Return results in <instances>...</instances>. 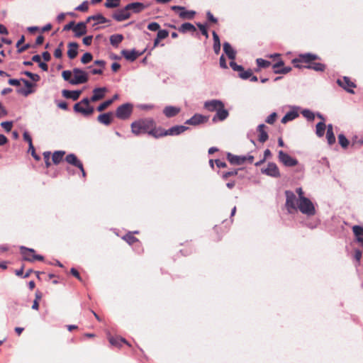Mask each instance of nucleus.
<instances>
[{
  "label": "nucleus",
  "mask_w": 363,
  "mask_h": 363,
  "mask_svg": "<svg viewBox=\"0 0 363 363\" xmlns=\"http://www.w3.org/2000/svg\"><path fill=\"white\" fill-rule=\"evenodd\" d=\"M208 120V118L207 116H205L199 113H195L189 119L185 121V124L191 125H198L199 124L206 123Z\"/></svg>",
  "instance_id": "nucleus-12"
},
{
  "label": "nucleus",
  "mask_w": 363,
  "mask_h": 363,
  "mask_svg": "<svg viewBox=\"0 0 363 363\" xmlns=\"http://www.w3.org/2000/svg\"><path fill=\"white\" fill-rule=\"evenodd\" d=\"M107 91L106 87H97L93 89V95L90 98L91 102H96L104 98Z\"/></svg>",
  "instance_id": "nucleus-15"
},
{
  "label": "nucleus",
  "mask_w": 363,
  "mask_h": 363,
  "mask_svg": "<svg viewBox=\"0 0 363 363\" xmlns=\"http://www.w3.org/2000/svg\"><path fill=\"white\" fill-rule=\"evenodd\" d=\"M73 74L72 70H64L62 73V77L65 81L68 82L70 84L72 81V75Z\"/></svg>",
  "instance_id": "nucleus-48"
},
{
  "label": "nucleus",
  "mask_w": 363,
  "mask_h": 363,
  "mask_svg": "<svg viewBox=\"0 0 363 363\" xmlns=\"http://www.w3.org/2000/svg\"><path fill=\"white\" fill-rule=\"evenodd\" d=\"M146 49L143 50L142 52H138L135 49L133 50H123L121 51V55L128 61L134 62L139 56L142 55Z\"/></svg>",
  "instance_id": "nucleus-13"
},
{
  "label": "nucleus",
  "mask_w": 363,
  "mask_h": 363,
  "mask_svg": "<svg viewBox=\"0 0 363 363\" xmlns=\"http://www.w3.org/2000/svg\"><path fill=\"white\" fill-rule=\"evenodd\" d=\"M169 35V31L167 30H160L157 32V36L159 39L163 40Z\"/></svg>",
  "instance_id": "nucleus-58"
},
{
  "label": "nucleus",
  "mask_w": 363,
  "mask_h": 363,
  "mask_svg": "<svg viewBox=\"0 0 363 363\" xmlns=\"http://www.w3.org/2000/svg\"><path fill=\"white\" fill-rule=\"evenodd\" d=\"M297 207V210L298 209L307 216H314L316 212L313 202L308 198H302V200H298Z\"/></svg>",
  "instance_id": "nucleus-3"
},
{
  "label": "nucleus",
  "mask_w": 363,
  "mask_h": 363,
  "mask_svg": "<svg viewBox=\"0 0 363 363\" xmlns=\"http://www.w3.org/2000/svg\"><path fill=\"white\" fill-rule=\"evenodd\" d=\"M65 152L62 150L55 151L52 154V157L53 163L55 164H58L62 160V157L65 155Z\"/></svg>",
  "instance_id": "nucleus-38"
},
{
  "label": "nucleus",
  "mask_w": 363,
  "mask_h": 363,
  "mask_svg": "<svg viewBox=\"0 0 363 363\" xmlns=\"http://www.w3.org/2000/svg\"><path fill=\"white\" fill-rule=\"evenodd\" d=\"M74 77L70 81V84L77 85L86 83L89 81L88 73L84 70L75 67L72 69Z\"/></svg>",
  "instance_id": "nucleus-4"
},
{
  "label": "nucleus",
  "mask_w": 363,
  "mask_h": 363,
  "mask_svg": "<svg viewBox=\"0 0 363 363\" xmlns=\"http://www.w3.org/2000/svg\"><path fill=\"white\" fill-rule=\"evenodd\" d=\"M252 70L250 69H248L247 70H245L242 73H239L238 76L242 79L246 80V79H249L250 78V77L252 76Z\"/></svg>",
  "instance_id": "nucleus-51"
},
{
  "label": "nucleus",
  "mask_w": 363,
  "mask_h": 363,
  "mask_svg": "<svg viewBox=\"0 0 363 363\" xmlns=\"http://www.w3.org/2000/svg\"><path fill=\"white\" fill-rule=\"evenodd\" d=\"M82 93V90L70 91L67 89H63L62 91V95L63 97L72 99L73 101H77L79 98Z\"/></svg>",
  "instance_id": "nucleus-18"
},
{
  "label": "nucleus",
  "mask_w": 363,
  "mask_h": 363,
  "mask_svg": "<svg viewBox=\"0 0 363 363\" xmlns=\"http://www.w3.org/2000/svg\"><path fill=\"white\" fill-rule=\"evenodd\" d=\"M75 10L82 12L86 11L88 10L87 1L82 2L80 5L75 8Z\"/></svg>",
  "instance_id": "nucleus-59"
},
{
  "label": "nucleus",
  "mask_w": 363,
  "mask_h": 363,
  "mask_svg": "<svg viewBox=\"0 0 363 363\" xmlns=\"http://www.w3.org/2000/svg\"><path fill=\"white\" fill-rule=\"evenodd\" d=\"M94 21H96V22L93 24V26H95L97 24L106 23L110 21L101 13L94 15Z\"/></svg>",
  "instance_id": "nucleus-42"
},
{
  "label": "nucleus",
  "mask_w": 363,
  "mask_h": 363,
  "mask_svg": "<svg viewBox=\"0 0 363 363\" xmlns=\"http://www.w3.org/2000/svg\"><path fill=\"white\" fill-rule=\"evenodd\" d=\"M338 140L340 145L344 148H346L349 145V140L343 134H340L338 135Z\"/></svg>",
  "instance_id": "nucleus-46"
},
{
  "label": "nucleus",
  "mask_w": 363,
  "mask_h": 363,
  "mask_svg": "<svg viewBox=\"0 0 363 363\" xmlns=\"http://www.w3.org/2000/svg\"><path fill=\"white\" fill-rule=\"evenodd\" d=\"M223 51L228 56V57L232 60H234L236 57V51L232 48L228 42H225L223 45Z\"/></svg>",
  "instance_id": "nucleus-29"
},
{
  "label": "nucleus",
  "mask_w": 363,
  "mask_h": 363,
  "mask_svg": "<svg viewBox=\"0 0 363 363\" xmlns=\"http://www.w3.org/2000/svg\"><path fill=\"white\" fill-rule=\"evenodd\" d=\"M196 26H198V28L201 30L202 35H204L206 38H208V30H207V28H206V26L202 24V23H197Z\"/></svg>",
  "instance_id": "nucleus-53"
},
{
  "label": "nucleus",
  "mask_w": 363,
  "mask_h": 363,
  "mask_svg": "<svg viewBox=\"0 0 363 363\" xmlns=\"http://www.w3.org/2000/svg\"><path fill=\"white\" fill-rule=\"evenodd\" d=\"M230 67L232 68L233 70L237 72L242 69V65H238L235 62H234V60L230 62Z\"/></svg>",
  "instance_id": "nucleus-64"
},
{
  "label": "nucleus",
  "mask_w": 363,
  "mask_h": 363,
  "mask_svg": "<svg viewBox=\"0 0 363 363\" xmlns=\"http://www.w3.org/2000/svg\"><path fill=\"white\" fill-rule=\"evenodd\" d=\"M147 28L151 31H157L160 28V26L157 22H152L148 24Z\"/></svg>",
  "instance_id": "nucleus-55"
},
{
  "label": "nucleus",
  "mask_w": 363,
  "mask_h": 363,
  "mask_svg": "<svg viewBox=\"0 0 363 363\" xmlns=\"http://www.w3.org/2000/svg\"><path fill=\"white\" fill-rule=\"evenodd\" d=\"M337 84L350 94H354L353 88L356 84L348 77H343L337 79Z\"/></svg>",
  "instance_id": "nucleus-9"
},
{
  "label": "nucleus",
  "mask_w": 363,
  "mask_h": 363,
  "mask_svg": "<svg viewBox=\"0 0 363 363\" xmlns=\"http://www.w3.org/2000/svg\"><path fill=\"white\" fill-rule=\"evenodd\" d=\"M133 12L135 13H138L145 9L147 7V5L140 2H133Z\"/></svg>",
  "instance_id": "nucleus-40"
},
{
  "label": "nucleus",
  "mask_w": 363,
  "mask_h": 363,
  "mask_svg": "<svg viewBox=\"0 0 363 363\" xmlns=\"http://www.w3.org/2000/svg\"><path fill=\"white\" fill-rule=\"evenodd\" d=\"M112 116H113L112 112H107V113H101L97 117V121L101 124H104L105 125H108L111 123Z\"/></svg>",
  "instance_id": "nucleus-27"
},
{
  "label": "nucleus",
  "mask_w": 363,
  "mask_h": 363,
  "mask_svg": "<svg viewBox=\"0 0 363 363\" xmlns=\"http://www.w3.org/2000/svg\"><path fill=\"white\" fill-rule=\"evenodd\" d=\"M67 56L69 59H74L78 54L79 45L76 42H70L68 43Z\"/></svg>",
  "instance_id": "nucleus-24"
},
{
  "label": "nucleus",
  "mask_w": 363,
  "mask_h": 363,
  "mask_svg": "<svg viewBox=\"0 0 363 363\" xmlns=\"http://www.w3.org/2000/svg\"><path fill=\"white\" fill-rule=\"evenodd\" d=\"M257 68L255 69V72H259L262 68H267L271 65V62L264 60L262 58H257L256 60Z\"/></svg>",
  "instance_id": "nucleus-36"
},
{
  "label": "nucleus",
  "mask_w": 363,
  "mask_h": 363,
  "mask_svg": "<svg viewBox=\"0 0 363 363\" xmlns=\"http://www.w3.org/2000/svg\"><path fill=\"white\" fill-rule=\"evenodd\" d=\"M109 342L111 343V345H114V346H117V347H120L121 346V343H120V341H119V337H109Z\"/></svg>",
  "instance_id": "nucleus-61"
},
{
  "label": "nucleus",
  "mask_w": 363,
  "mask_h": 363,
  "mask_svg": "<svg viewBox=\"0 0 363 363\" xmlns=\"http://www.w3.org/2000/svg\"><path fill=\"white\" fill-rule=\"evenodd\" d=\"M23 74L29 77L33 82H38L40 79V76L37 74H33L29 71H24L23 72Z\"/></svg>",
  "instance_id": "nucleus-50"
},
{
  "label": "nucleus",
  "mask_w": 363,
  "mask_h": 363,
  "mask_svg": "<svg viewBox=\"0 0 363 363\" xmlns=\"http://www.w3.org/2000/svg\"><path fill=\"white\" fill-rule=\"evenodd\" d=\"M120 5V0H106L105 6L106 8H116Z\"/></svg>",
  "instance_id": "nucleus-49"
},
{
  "label": "nucleus",
  "mask_w": 363,
  "mask_h": 363,
  "mask_svg": "<svg viewBox=\"0 0 363 363\" xmlns=\"http://www.w3.org/2000/svg\"><path fill=\"white\" fill-rule=\"evenodd\" d=\"M73 108L75 112L80 113L84 116H87L92 114L94 111V107L91 106H88V107L83 108L82 106V104L79 102L74 104Z\"/></svg>",
  "instance_id": "nucleus-17"
},
{
  "label": "nucleus",
  "mask_w": 363,
  "mask_h": 363,
  "mask_svg": "<svg viewBox=\"0 0 363 363\" xmlns=\"http://www.w3.org/2000/svg\"><path fill=\"white\" fill-rule=\"evenodd\" d=\"M316 130L315 133L319 137L321 138L324 135L325 130V124L323 121H320L316 124Z\"/></svg>",
  "instance_id": "nucleus-39"
},
{
  "label": "nucleus",
  "mask_w": 363,
  "mask_h": 363,
  "mask_svg": "<svg viewBox=\"0 0 363 363\" xmlns=\"http://www.w3.org/2000/svg\"><path fill=\"white\" fill-rule=\"evenodd\" d=\"M11 121H4L1 123V126L7 132H9L12 128Z\"/></svg>",
  "instance_id": "nucleus-57"
},
{
  "label": "nucleus",
  "mask_w": 363,
  "mask_h": 363,
  "mask_svg": "<svg viewBox=\"0 0 363 363\" xmlns=\"http://www.w3.org/2000/svg\"><path fill=\"white\" fill-rule=\"evenodd\" d=\"M123 35L121 34H114L110 37V43L113 46L117 48L118 45L123 41Z\"/></svg>",
  "instance_id": "nucleus-35"
},
{
  "label": "nucleus",
  "mask_w": 363,
  "mask_h": 363,
  "mask_svg": "<svg viewBox=\"0 0 363 363\" xmlns=\"http://www.w3.org/2000/svg\"><path fill=\"white\" fill-rule=\"evenodd\" d=\"M63 43H60L59 45V48H56L54 52V56L56 58H60L62 56V51L61 49V47L62 46Z\"/></svg>",
  "instance_id": "nucleus-60"
},
{
  "label": "nucleus",
  "mask_w": 363,
  "mask_h": 363,
  "mask_svg": "<svg viewBox=\"0 0 363 363\" xmlns=\"http://www.w3.org/2000/svg\"><path fill=\"white\" fill-rule=\"evenodd\" d=\"M227 159L230 162L231 164L240 165L246 162V158L245 156H238L233 155L230 152L227 154Z\"/></svg>",
  "instance_id": "nucleus-20"
},
{
  "label": "nucleus",
  "mask_w": 363,
  "mask_h": 363,
  "mask_svg": "<svg viewBox=\"0 0 363 363\" xmlns=\"http://www.w3.org/2000/svg\"><path fill=\"white\" fill-rule=\"evenodd\" d=\"M216 112V114L213 116L212 118V121L214 123L217 121H223L229 116L228 111L225 109L224 107H220Z\"/></svg>",
  "instance_id": "nucleus-16"
},
{
  "label": "nucleus",
  "mask_w": 363,
  "mask_h": 363,
  "mask_svg": "<svg viewBox=\"0 0 363 363\" xmlns=\"http://www.w3.org/2000/svg\"><path fill=\"white\" fill-rule=\"evenodd\" d=\"M267 128V126L264 124H259L257 126V130L259 133V141L262 143H264L266 142L268 138L269 135L265 129Z\"/></svg>",
  "instance_id": "nucleus-26"
},
{
  "label": "nucleus",
  "mask_w": 363,
  "mask_h": 363,
  "mask_svg": "<svg viewBox=\"0 0 363 363\" xmlns=\"http://www.w3.org/2000/svg\"><path fill=\"white\" fill-rule=\"evenodd\" d=\"M113 102V99H108L105 101H104L103 103H101V104H99L96 109L98 111H103L104 110H105L107 107H108L111 104H112V103Z\"/></svg>",
  "instance_id": "nucleus-44"
},
{
  "label": "nucleus",
  "mask_w": 363,
  "mask_h": 363,
  "mask_svg": "<svg viewBox=\"0 0 363 363\" xmlns=\"http://www.w3.org/2000/svg\"><path fill=\"white\" fill-rule=\"evenodd\" d=\"M213 51L216 54H218L220 51V41L218 35L216 31H213Z\"/></svg>",
  "instance_id": "nucleus-34"
},
{
  "label": "nucleus",
  "mask_w": 363,
  "mask_h": 363,
  "mask_svg": "<svg viewBox=\"0 0 363 363\" xmlns=\"http://www.w3.org/2000/svg\"><path fill=\"white\" fill-rule=\"evenodd\" d=\"M326 138L329 145H333L335 143V136L332 124H328L327 126Z\"/></svg>",
  "instance_id": "nucleus-32"
},
{
  "label": "nucleus",
  "mask_w": 363,
  "mask_h": 363,
  "mask_svg": "<svg viewBox=\"0 0 363 363\" xmlns=\"http://www.w3.org/2000/svg\"><path fill=\"white\" fill-rule=\"evenodd\" d=\"M166 130H164V128H162L161 127L157 128V127H155L154 125L150 130L149 135L153 136L155 138H162V137H164V136H167Z\"/></svg>",
  "instance_id": "nucleus-30"
},
{
  "label": "nucleus",
  "mask_w": 363,
  "mask_h": 363,
  "mask_svg": "<svg viewBox=\"0 0 363 363\" xmlns=\"http://www.w3.org/2000/svg\"><path fill=\"white\" fill-rule=\"evenodd\" d=\"M65 160L67 163H69L79 169H82V162L78 160V158L77 157V156L74 154L71 153V154L67 155L65 157Z\"/></svg>",
  "instance_id": "nucleus-28"
},
{
  "label": "nucleus",
  "mask_w": 363,
  "mask_h": 363,
  "mask_svg": "<svg viewBox=\"0 0 363 363\" xmlns=\"http://www.w3.org/2000/svg\"><path fill=\"white\" fill-rule=\"evenodd\" d=\"M286 206L289 213H291L294 211H297V203L298 199L296 198L295 194L291 191H286Z\"/></svg>",
  "instance_id": "nucleus-7"
},
{
  "label": "nucleus",
  "mask_w": 363,
  "mask_h": 363,
  "mask_svg": "<svg viewBox=\"0 0 363 363\" xmlns=\"http://www.w3.org/2000/svg\"><path fill=\"white\" fill-rule=\"evenodd\" d=\"M43 156H44L45 166H46V167H49L51 165V163H50V152H45L43 153Z\"/></svg>",
  "instance_id": "nucleus-63"
},
{
  "label": "nucleus",
  "mask_w": 363,
  "mask_h": 363,
  "mask_svg": "<svg viewBox=\"0 0 363 363\" xmlns=\"http://www.w3.org/2000/svg\"><path fill=\"white\" fill-rule=\"evenodd\" d=\"M298 116V112L296 107H294L291 110L288 111L284 116L281 118L282 123H286L289 121L296 119Z\"/></svg>",
  "instance_id": "nucleus-23"
},
{
  "label": "nucleus",
  "mask_w": 363,
  "mask_h": 363,
  "mask_svg": "<svg viewBox=\"0 0 363 363\" xmlns=\"http://www.w3.org/2000/svg\"><path fill=\"white\" fill-rule=\"evenodd\" d=\"M220 107H224V104L218 99H212L204 103V108L210 112L216 111Z\"/></svg>",
  "instance_id": "nucleus-14"
},
{
  "label": "nucleus",
  "mask_w": 363,
  "mask_h": 363,
  "mask_svg": "<svg viewBox=\"0 0 363 363\" xmlns=\"http://www.w3.org/2000/svg\"><path fill=\"white\" fill-rule=\"evenodd\" d=\"M155 125V121L152 118H143L134 121L131 123L132 133L135 135L150 133V130Z\"/></svg>",
  "instance_id": "nucleus-1"
},
{
  "label": "nucleus",
  "mask_w": 363,
  "mask_h": 363,
  "mask_svg": "<svg viewBox=\"0 0 363 363\" xmlns=\"http://www.w3.org/2000/svg\"><path fill=\"white\" fill-rule=\"evenodd\" d=\"M133 106L130 103H125L119 106L116 110V116L121 120L128 119L132 112Z\"/></svg>",
  "instance_id": "nucleus-5"
},
{
  "label": "nucleus",
  "mask_w": 363,
  "mask_h": 363,
  "mask_svg": "<svg viewBox=\"0 0 363 363\" xmlns=\"http://www.w3.org/2000/svg\"><path fill=\"white\" fill-rule=\"evenodd\" d=\"M278 158L279 162L286 167H294L298 163L296 158L291 157L289 154L284 152L283 150L279 151Z\"/></svg>",
  "instance_id": "nucleus-8"
},
{
  "label": "nucleus",
  "mask_w": 363,
  "mask_h": 363,
  "mask_svg": "<svg viewBox=\"0 0 363 363\" xmlns=\"http://www.w3.org/2000/svg\"><path fill=\"white\" fill-rule=\"evenodd\" d=\"M130 16L129 11H125L124 9L117 10L113 14V18L116 21L121 22L128 19Z\"/></svg>",
  "instance_id": "nucleus-19"
},
{
  "label": "nucleus",
  "mask_w": 363,
  "mask_h": 363,
  "mask_svg": "<svg viewBox=\"0 0 363 363\" xmlns=\"http://www.w3.org/2000/svg\"><path fill=\"white\" fill-rule=\"evenodd\" d=\"M92 59H93V55L91 53L85 52L81 58V62L82 64L85 65V64L90 62L92 60Z\"/></svg>",
  "instance_id": "nucleus-45"
},
{
  "label": "nucleus",
  "mask_w": 363,
  "mask_h": 363,
  "mask_svg": "<svg viewBox=\"0 0 363 363\" xmlns=\"http://www.w3.org/2000/svg\"><path fill=\"white\" fill-rule=\"evenodd\" d=\"M124 239L127 241V242L130 245L133 244L135 242H138V240L133 236L131 233H128L127 235L124 236Z\"/></svg>",
  "instance_id": "nucleus-52"
},
{
  "label": "nucleus",
  "mask_w": 363,
  "mask_h": 363,
  "mask_svg": "<svg viewBox=\"0 0 363 363\" xmlns=\"http://www.w3.org/2000/svg\"><path fill=\"white\" fill-rule=\"evenodd\" d=\"M319 59L320 57L318 55L311 52H306L298 55L297 57L292 60V63L295 67L301 69L304 68L305 65H302L301 63H306L307 65H309L313 61Z\"/></svg>",
  "instance_id": "nucleus-2"
},
{
  "label": "nucleus",
  "mask_w": 363,
  "mask_h": 363,
  "mask_svg": "<svg viewBox=\"0 0 363 363\" xmlns=\"http://www.w3.org/2000/svg\"><path fill=\"white\" fill-rule=\"evenodd\" d=\"M277 117V113L273 112L267 117L265 122L269 124H273L275 122Z\"/></svg>",
  "instance_id": "nucleus-54"
},
{
  "label": "nucleus",
  "mask_w": 363,
  "mask_h": 363,
  "mask_svg": "<svg viewBox=\"0 0 363 363\" xmlns=\"http://www.w3.org/2000/svg\"><path fill=\"white\" fill-rule=\"evenodd\" d=\"M284 65V62L282 60H279L277 62L274 64L272 65L274 73L275 74L276 70H280L281 69H279V67H282Z\"/></svg>",
  "instance_id": "nucleus-62"
},
{
  "label": "nucleus",
  "mask_w": 363,
  "mask_h": 363,
  "mask_svg": "<svg viewBox=\"0 0 363 363\" xmlns=\"http://www.w3.org/2000/svg\"><path fill=\"white\" fill-rule=\"evenodd\" d=\"M320 224L319 219H313L312 220H307L305 222V225L311 229L315 228Z\"/></svg>",
  "instance_id": "nucleus-47"
},
{
  "label": "nucleus",
  "mask_w": 363,
  "mask_h": 363,
  "mask_svg": "<svg viewBox=\"0 0 363 363\" xmlns=\"http://www.w3.org/2000/svg\"><path fill=\"white\" fill-rule=\"evenodd\" d=\"M86 32H87V30H86V26L85 22H83V21L79 22L77 24L75 25V26L74 28V36L76 38H79V37L85 35L86 33Z\"/></svg>",
  "instance_id": "nucleus-21"
},
{
  "label": "nucleus",
  "mask_w": 363,
  "mask_h": 363,
  "mask_svg": "<svg viewBox=\"0 0 363 363\" xmlns=\"http://www.w3.org/2000/svg\"><path fill=\"white\" fill-rule=\"evenodd\" d=\"M21 253L22 254L23 259L28 262H34L35 260L43 261L44 257L40 255H35V252L32 248H28L24 246L20 247Z\"/></svg>",
  "instance_id": "nucleus-6"
},
{
  "label": "nucleus",
  "mask_w": 363,
  "mask_h": 363,
  "mask_svg": "<svg viewBox=\"0 0 363 363\" xmlns=\"http://www.w3.org/2000/svg\"><path fill=\"white\" fill-rule=\"evenodd\" d=\"M301 114L309 121H313L315 119L314 113L309 109H303L301 111Z\"/></svg>",
  "instance_id": "nucleus-43"
},
{
  "label": "nucleus",
  "mask_w": 363,
  "mask_h": 363,
  "mask_svg": "<svg viewBox=\"0 0 363 363\" xmlns=\"http://www.w3.org/2000/svg\"><path fill=\"white\" fill-rule=\"evenodd\" d=\"M304 68L313 69L316 72H323L325 69L326 66L325 64L313 61L311 64L305 65Z\"/></svg>",
  "instance_id": "nucleus-31"
},
{
  "label": "nucleus",
  "mask_w": 363,
  "mask_h": 363,
  "mask_svg": "<svg viewBox=\"0 0 363 363\" xmlns=\"http://www.w3.org/2000/svg\"><path fill=\"white\" fill-rule=\"evenodd\" d=\"M179 30L181 33H187L189 31L194 32L196 30L195 26L191 23H184L179 28Z\"/></svg>",
  "instance_id": "nucleus-37"
},
{
  "label": "nucleus",
  "mask_w": 363,
  "mask_h": 363,
  "mask_svg": "<svg viewBox=\"0 0 363 363\" xmlns=\"http://www.w3.org/2000/svg\"><path fill=\"white\" fill-rule=\"evenodd\" d=\"M352 230L357 242H360L363 246V228L359 225H354L352 228Z\"/></svg>",
  "instance_id": "nucleus-33"
},
{
  "label": "nucleus",
  "mask_w": 363,
  "mask_h": 363,
  "mask_svg": "<svg viewBox=\"0 0 363 363\" xmlns=\"http://www.w3.org/2000/svg\"><path fill=\"white\" fill-rule=\"evenodd\" d=\"M261 172L267 176L278 178L280 177V172L274 162H269L267 168L261 169Z\"/></svg>",
  "instance_id": "nucleus-10"
},
{
  "label": "nucleus",
  "mask_w": 363,
  "mask_h": 363,
  "mask_svg": "<svg viewBox=\"0 0 363 363\" xmlns=\"http://www.w3.org/2000/svg\"><path fill=\"white\" fill-rule=\"evenodd\" d=\"M23 136L24 140L28 142L30 148H33L32 138H31V136L30 135V134L27 131H25L23 133Z\"/></svg>",
  "instance_id": "nucleus-56"
},
{
  "label": "nucleus",
  "mask_w": 363,
  "mask_h": 363,
  "mask_svg": "<svg viewBox=\"0 0 363 363\" xmlns=\"http://www.w3.org/2000/svg\"><path fill=\"white\" fill-rule=\"evenodd\" d=\"M240 169H233L230 171L223 172L221 174V178L223 180H227L228 177L237 175Z\"/></svg>",
  "instance_id": "nucleus-41"
},
{
  "label": "nucleus",
  "mask_w": 363,
  "mask_h": 363,
  "mask_svg": "<svg viewBox=\"0 0 363 363\" xmlns=\"http://www.w3.org/2000/svg\"><path fill=\"white\" fill-rule=\"evenodd\" d=\"M181 111L179 107L173 106H167L163 109V113L167 118H172L177 116Z\"/></svg>",
  "instance_id": "nucleus-25"
},
{
  "label": "nucleus",
  "mask_w": 363,
  "mask_h": 363,
  "mask_svg": "<svg viewBox=\"0 0 363 363\" xmlns=\"http://www.w3.org/2000/svg\"><path fill=\"white\" fill-rule=\"evenodd\" d=\"M171 9L174 11H179V16L182 19H192L196 14L194 11H186L185 7L181 6H172Z\"/></svg>",
  "instance_id": "nucleus-11"
},
{
  "label": "nucleus",
  "mask_w": 363,
  "mask_h": 363,
  "mask_svg": "<svg viewBox=\"0 0 363 363\" xmlns=\"http://www.w3.org/2000/svg\"><path fill=\"white\" fill-rule=\"evenodd\" d=\"M188 129L189 127L185 125H174L166 130L167 135H178Z\"/></svg>",
  "instance_id": "nucleus-22"
}]
</instances>
